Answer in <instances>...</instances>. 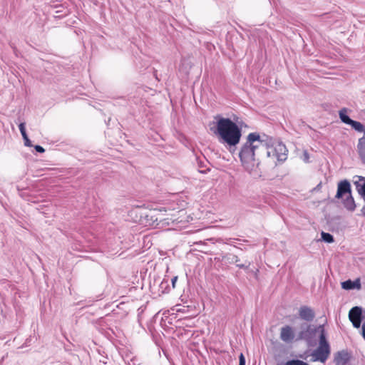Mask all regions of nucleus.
Segmentation results:
<instances>
[{"label": "nucleus", "mask_w": 365, "mask_h": 365, "mask_svg": "<svg viewBox=\"0 0 365 365\" xmlns=\"http://www.w3.org/2000/svg\"><path fill=\"white\" fill-rule=\"evenodd\" d=\"M265 148L266 140L259 133H251L247 135L239 155L242 165L250 173L257 174L259 157L265 151Z\"/></svg>", "instance_id": "nucleus-1"}, {"label": "nucleus", "mask_w": 365, "mask_h": 365, "mask_svg": "<svg viewBox=\"0 0 365 365\" xmlns=\"http://www.w3.org/2000/svg\"><path fill=\"white\" fill-rule=\"evenodd\" d=\"M217 122L210 130L217 137L221 143L230 147L236 146L240 141L242 132L240 127L230 118L215 117Z\"/></svg>", "instance_id": "nucleus-2"}, {"label": "nucleus", "mask_w": 365, "mask_h": 365, "mask_svg": "<svg viewBox=\"0 0 365 365\" xmlns=\"http://www.w3.org/2000/svg\"><path fill=\"white\" fill-rule=\"evenodd\" d=\"M318 329L320 331L319 344L317 349L314 350L312 356L314 361H319L322 363H324L329 356L330 346L326 339L324 326L320 325L318 327Z\"/></svg>", "instance_id": "nucleus-3"}, {"label": "nucleus", "mask_w": 365, "mask_h": 365, "mask_svg": "<svg viewBox=\"0 0 365 365\" xmlns=\"http://www.w3.org/2000/svg\"><path fill=\"white\" fill-rule=\"evenodd\" d=\"M344 195H346V199L344 200V207L349 210H354L356 205L351 196V185L346 180H341L338 183L336 197L340 199Z\"/></svg>", "instance_id": "nucleus-4"}, {"label": "nucleus", "mask_w": 365, "mask_h": 365, "mask_svg": "<svg viewBox=\"0 0 365 365\" xmlns=\"http://www.w3.org/2000/svg\"><path fill=\"white\" fill-rule=\"evenodd\" d=\"M160 217L159 227L164 228L185 221L186 212L184 210H180L173 213H166L165 211L160 210Z\"/></svg>", "instance_id": "nucleus-5"}, {"label": "nucleus", "mask_w": 365, "mask_h": 365, "mask_svg": "<svg viewBox=\"0 0 365 365\" xmlns=\"http://www.w3.org/2000/svg\"><path fill=\"white\" fill-rule=\"evenodd\" d=\"M265 150L267 157L272 158L275 163L277 161H283L286 159L287 149L285 145L281 143L269 144L266 140Z\"/></svg>", "instance_id": "nucleus-6"}, {"label": "nucleus", "mask_w": 365, "mask_h": 365, "mask_svg": "<svg viewBox=\"0 0 365 365\" xmlns=\"http://www.w3.org/2000/svg\"><path fill=\"white\" fill-rule=\"evenodd\" d=\"M142 223L145 226L157 227H159L160 220H161L160 210H151L146 213L143 217Z\"/></svg>", "instance_id": "nucleus-7"}, {"label": "nucleus", "mask_w": 365, "mask_h": 365, "mask_svg": "<svg viewBox=\"0 0 365 365\" xmlns=\"http://www.w3.org/2000/svg\"><path fill=\"white\" fill-rule=\"evenodd\" d=\"M361 309L354 307L349 311V318L355 328H359L361 323Z\"/></svg>", "instance_id": "nucleus-8"}, {"label": "nucleus", "mask_w": 365, "mask_h": 365, "mask_svg": "<svg viewBox=\"0 0 365 365\" xmlns=\"http://www.w3.org/2000/svg\"><path fill=\"white\" fill-rule=\"evenodd\" d=\"M295 337V333L294 329L289 326L286 325L281 328L280 330V339L284 342H291L294 340Z\"/></svg>", "instance_id": "nucleus-9"}, {"label": "nucleus", "mask_w": 365, "mask_h": 365, "mask_svg": "<svg viewBox=\"0 0 365 365\" xmlns=\"http://www.w3.org/2000/svg\"><path fill=\"white\" fill-rule=\"evenodd\" d=\"M299 315L301 319L307 322L312 321L315 317L313 309L307 306H302L299 308Z\"/></svg>", "instance_id": "nucleus-10"}, {"label": "nucleus", "mask_w": 365, "mask_h": 365, "mask_svg": "<svg viewBox=\"0 0 365 365\" xmlns=\"http://www.w3.org/2000/svg\"><path fill=\"white\" fill-rule=\"evenodd\" d=\"M357 152L364 163H365V131L364 135L359 140Z\"/></svg>", "instance_id": "nucleus-11"}, {"label": "nucleus", "mask_w": 365, "mask_h": 365, "mask_svg": "<svg viewBox=\"0 0 365 365\" xmlns=\"http://www.w3.org/2000/svg\"><path fill=\"white\" fill-rule=\"evenodd\" d=\"M341 287L344 289H351L354 287H357L359 289L361 287L360 283L359 281L357 282H352L351 280L349 279L341 283Z\"/></svg>", "instance_id": "nucleus-12"}, {"label": "nucleus", "mask_w": 365, "mask_h": 365, "mask_svg": "<svg viewBox=\"0 0 365 365\" xmlns=\"http://www.w3.org/2000/svg\"><path fill=\"white\" fill-rule=\"evenodd\" d=\"M346 110L345 108L339 111V117L341 120L348 125H350L353 120H351L346 114Z\"/></svg>", "instance_id": "nucleus-13"}, {"label": "nucleus", "mask_w": 365, "mask_h": 365, "mask_svg": "<svg viewBox=\"0 0 365 365\" xmlns=\"http://www.w3.org/2000/svg\"><path fill=\"white\" fill-rule=\"evenodd\" d=\"M350 125H351V127L354 129H355L356 130H357L359 132H365L364 126L360 122L352 120Z\"/></svg>", "instance_id": "nucleus-14"}, {"label": "nucleus", "mask_w": 365, "mask_h": 365, "mask_svg": "<svg viewBox=\"0 0 365 365\" xmlns=\"http://www.w3.org/2000/svg\"><path fill=\"white\" fill-rule=\"evenodd\" d=\"M321 236L322 240L328 243H331L334 242V237L329 233L322 232Z\"/></svg>", "instance_id": "nucleus-15"}, {"label": "nucleus", "mask_w": 365, "mask_h": 365, "mask_svg": "<svg viewBox=\"0 0 365 365\" xmlns=\"http://www.w3.org/2000/svg\"><path fill=\"white\" fill-rule=\"evenodd\" d=\"M285 365H308V364L301 360L293 359L287 361Z\"/></svg>", "instance_id": "nucleus-16"}, {"label": "nucleus", "mask_w": 365, "mask_h": 365, "mask_svg": "<svg viewBox=\"0 0 365 365\" xmlns=\"http://www.w3.org/2000/svg\"><path fill=\"white\" fill-rule=\"evenodd\" d=\"M239 365H245V358L242 353L239 356Z\"/></svg>", "instance_id": "nucleus-17"}, {"label": "nucleus", "mask_w": 365, "mask_h": 365, "mask_svg": "<svg viewBox=\"0 0 365 365\" xmlns=\"http://www.w3.org/2000/svg\"><path fill=\"white\" fill-rule=\"evenodd\" d=\"M35 150H36L37 152L41 153H44V152H45V149H44L43 147H41V145H36V146H35Z\"/></svg>", "instance_id": "nucleus-18"}, {"label": "nucleus", "mask_w": 365, "mask_h": 365, "mask_svg": "<svg viewBox=\"0 0 365 365\" xmlns=\"http://www.w3.org/2000/svg\"><path fill=\"white\" fill-rule=\"evenodd\" d=\"M19 128L20 132L26 131L24 123H20L19 125Z\"/></svg>", "instance_id": "nucleus-19"}, {"label": "nucleus", "mask_w": 365, "mask_h": 365, "mask_svg": "<svg viewBox=\"0 0 365 365\" xmlns=\"http://www.w3.org/2000/svg\"><path fill=\"white\" fill-rule=\"evenodd\" d=\"M19 128L20 132L26 131L24 123H20L19 125Z\"/></svg>", "instance_id": "nucleus-20"}, {"label": "nucleus", "mask_w": 365, "mask_h": 365, "mask_svg": "<svg viewBox=\"0 0 365 365\" xmlns=\"http://www.w3.org/2000/svg\"><path fill=\"white\" fill-rule=\"evenodd\" d=\"M24 140L25 145L29 146V147L31 146V143L28 137L26 138H24Z\"/></svg>", "instance_id": "nucleus-21"}, {"label": "nucleus", "mask_w": 365, "mask_h": 365, "mask_svg": "<svg viewBox=\"0 0 365 365\" xmlns=\"http://www.w3.org/2000/svg\"><path fill=\"white\" fill-rule=\"evenodd\" d=\"M177 280H178V277H174L172 279V284H173V288L175 287V283H176Z\"/></svg>", "instance_id": "nucleus-22"}, {"label": "nucleus", "mask_w": 365, "mask_h": 365, "mask_svg": "<svg viewBox=\"0 0 365 365\" xmlns=\"http://www.w3.org/2000/svg\"><path fill=\"white\" fill-rule=\"evenodd\" d=\"M362 336L365 339V322L362 324Z\"/></svg>", "instance_id": "nucleus-23"}, {"label": "nucleus", "mask_w": 365, "mask_h": 365, "mask_svg": "<svg viewBox=\"0 0 365 365\" xmlns=\"http://www.w3.org/2000/svg\"><path fill=\"white\" fill-rule=\"evenodd\" d=\"M21 133L22 135L23 138H26L28 137L26 131L21 132Z\"/></svg>", "instance_id": "nucleus-24"}]
</instances>
